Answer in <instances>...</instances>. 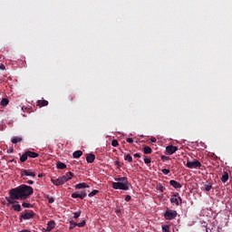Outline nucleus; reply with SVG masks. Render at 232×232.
Here are the masks:
<instances>
[{
	"instance_id": "1",
	"label": "nucleus",
	"mask_w": 232,
	"mask_h": 232,
	"mask_svg": "<svg viewBox=\"0 0 232 232\" xmlns=\"http://www.w3.org/2000/svg\"><path fill=\"white\" fill-rule=\"evenodd\" d=\"M30 195H34V188L23 184L14 188H11L9 190L10 197H6L5 199L8 204H12L14 206L15 204H19V201L17 200H26Z\"/></svg>"
},
{
	"instance_id": "2",
	"label": "nucleus",
	"mask_w": 232,
	"mask_h": 232,
	"mask_svg": "<svg viewBox=\"0 0 232 232\" xmlns=\"http://www.w3.org/2000/svg\"><path fill=\"white\" fill-rule=\"evenodd\" d=\"M114 180L116 182H111V188L113 189H122L123 191H128L131 184L128 181V178H115Z\"/></svg>"
},
{
	"instance_id": "3",
	"label": "nucleus",
	"mask_w": 232,
	"mask_h": 232,
	"mask_svg": "<svg viewBox=\"0 0 232 232\" xmlns=\"http://www.w3.org/2000/svg\"><path fill=\"white\" fill-rule=\"evenodd\" d=\"M34 217H35V212H34V210H24V212L20 215L19 219L20 222H23V220H31Z\"/></svg>"
},
{
	"instance_id": "4",
	"label": "nucleus",
	"mask_w": 232,
	"mask_h": 232,
	"mask_svg": "<svg viewBox=\"0 0 232 232\" xmlns=\"http://www.w3.org/2000/svg\"><path fill=\"white\" fill-rule=\"evenodd\" d=\"M177 210L168 208L164 213V218L166 220H174V218H177Z\"/></svg>"
},
{
	"instance_id": "5",
	"label": "nucleus",
	"mask_w": 232,
	"mask_h": 232,
	"mask_svg": "<svg viewBox=\"0 0 232 232\" xmlns=\"http://www.w3.org/2000/svg\"><path fill=\"white\" fill-rule=\"evenodd\" d=\"M187 168H188L189 169H197L198 168H201L202 167V163H200V161L194 160H187V164H186Z\"/></svg>"
},
{
	"instance_id": "6",
	"label": "nucleus",
	"mask_w": 232,
	"mask_h": 232,
	"mask_svg": "<svg viewBox=\"0 0 232 232\" xmlns=\"http://www.w3.org/2000/svg\"><path fill=\"white\" fill-rule=\"evenodd\" d=\"M51 182L54 186H63V184H66V182H68V178L63 176V177H60L56 179H52Z\"/></svg>"
},
{
	"instance_id": "7",
	"label": "nucleus",
	"mask_w": 232,
	"mask_h": 232,
	"mask_svg": "<svg viewBox=\"0 0 232 232\" xmlns=\"http://www.w3.org/2000/svg\"><path fill=\"white\" fill-rule=\"evenodd\" d=\"M88 195V192L86 190L77 191L73 192L72 194V198H81V200H84Z\"/></svg>"
},
{
	"instance_id": "8",
	"label": "nucleus",
	"mask_w": 232,
	"mask_h": 232,
	"mask_svg": "<svg viewBox=\"0 0 232 232\" xmlns=\"http://www.w3.org/2000/svg\"><path fill=\"white\" fill-rule=\"evenodd\" d=\"M170 203L175 204V206H180L182 204V198L179 196V193H174L170 198Z\"/></svg>"
},
{
	"instance_id": "9",
	"label": "nucleus",
	"mask_w": 232,
	"mask_h": 232,
	"mask_svg": "<svg viewBox=\"0 0 232 232\" xmlns=\"http://www.w3.org/2000/svg\"><path fill=\"white\" fill-rule=\"evenodd\" d=\"M35 171H34L32 169H22L21 170V177H32L33 179H35L36 177Z\"/></svg>"
},
{
	"instance_id": "10",
	"label": "nucleus",
	"mask_w": 232,
	"mask_h": 232,
	"mask_svg": "<svg viewBox=\"0 0 232 232\" xmlns=\"http://www.w3.org/2000/svg\"><path fill=\"white\" fill-rule=\"evenodd\" d=\"M176 151H179V147L169 145L166 147V155H173Z\"/></svg>"
},
{
	"instance_id": "11",
	"label": "nucleus",
	"mask_w": 232,
	"mask_h": 232,
	"mask_svg": "<svg viewBox=\"0 0 232 232\" xmlns=\"http://www.w3.org/2000/svg\"><path fill=\"white\" fill-rule=\"evenodd\" d=\"M169 184L172 186V188H175V189H180V188H182V184H180L175 179H171L169 181Z\"/></svg>"
},
{
	"instance_id": "12",
	"label": "nucleus",
	"mask_w": 232,
	"mask_h": 232,
	"mask_svg": "<svg viewBox=\"0 0 232 232\" xmlns=\"http://www.w3.org/2000/svg\"><path fill=\"white\" fill-rule=\"evenodd\" d=\"M95 160V155L93 153L88 154L86 157V161L88 162V164H92L93 163Z\"/></svg>"
},
{
	"instance_id": "13",
	"label": "nucleus",
	"mask_w": 232,
	"mask_h": 232,
	"mask_svg": "<svg viewBox=\"0 0 232 232\" xmlns=\"http://www.w3.org/2000/svg\"><path fill=\"white\" fill-rule=\"evenodd\" d=\"M27 157H30V159H37V157H39V153L27 150Z\"/></svg>"
},
{
	"instance_id": "14",
	"label": "nucleus",
	"mask_w": 232,
	"mask_h": 232,
	"mask_svg": "<svg viewBox=\"0 0 232 232\" xmlns=\"http://www.w3.org/2000/svg\"><path fill=\"white\" fill-rule=\"evenodd\" d=\"M74 188L75 189H84L86 188H90V185H87L86 183H80V184H76Z\"/></svg>"
},
{
	"instance_id": "15",
	"label": "nucleus",
	"mask_w": 232,
	"mask_h": 232,
	"mask_svg": "<svg viewBox=\"0 0 232 232\" xmlns=\"http://www.w3.org/2000/svg\"><path fill=\"white\" fill-rule=\"evenodd\" d=\"M53 227H55V221L51 220L47 223V228L46 231H52V229H53Z\"/></svg>"
},
{
	"instance_id": "16",
	"label": "nucleus",
	"mask_w": 232,
	"mask_h": 232,
	"mask_svg": "<svg viewBox=\"0 0 232 232\" xmlns=\"http://www.w3.org/2000/svg\"><path fill=\"white\" fill-rule=\"evenodd\" d=\"M156 189L160 193H164V191H166V188L164 187V185H162V183H158L156 185Z\"/></svg>"
},
{
	"instance_id": "17",
	"label": "nucleus",
	"mask_w": 232,
	"mask_h": 232,
	"mask_svg": "<svg viewBox=\"0 0 232 232\" xmlns=\"http://www.w3.org/2000/svg\"><path fill=\"white\" fill-rule=\"evenodd\" d=\"M12 209H14V211H17L18 213L20 211H23V208L18 203H15L14 205H12Z\"/></svg>"
},
{
	"instance_id": "18",
	"label": "nucleus",
	"mask_w": 232,
	"mask_h": 232,
	"mask_svg": "<svg viewBox=\"0 0 232 232\" xmlns=\"http://www.w3.org/2000/svg\"><path fill=\"white\" fill-rule=\"evenodd\" d=\"M227 180H229V174L227 172H224V174L221 178V182H223V184H226V182H227Z\"/></svg>"
},
{
	"instance_id": "19",
	"label": "nucleus",
	"mask_w": 232,
	"mask_h": 232,
	"mask_svg": "<svg viewBox=\"0 0 232 232\" xmlns=\"http://www.w3.org/2000/svg\"><path fill=\"white\" fill-rule=\"evenodd\" d=\"M143 152L145 155H151V153H153V150L149 146H145L143 148Z\"/></svg>"
},
{
	"instance_id": "20",
	"label": "nucleus",
	"mask_w": 232,
	"mask_h": 232,
	"mask_svg": "<svg viewBox=\"0 0 232 232\" xmlns=\"http://www.w3.org/2000/svg\"><path fill=\"white\" fill-rule=\"evenodd\" d=\"M73 159H81L82 157V152L81 150H76L72 153Z\"/></svg>"
},
{
	"instance_id": "21",
	"label": "nucleus",
	"mask_w": 232,
	"mask_h": 232,
	"mask_svg": "<svg viewBox=\"0 0 232 232\" xmlns=\"http://www.w3.org/2000/svg\"><path fill=\"white\" fill-rule=\"evenodd\" d=\"M56 168L58 169H66V164L61 162V161H57L56 162Z\"/></svg>"
},
{
	"instance_id": "22",
	"label": "nucleus",
	"mask_w": 232,
	"mask_h": 232,
	"mask_svg": "<svg viewBox=\"0 0 232 232\" xmlns=\"http://www.w3.org/2000/svg\"><path fill=\"white\" fill-rule=\"evenodd\" d=\"M22 140H23V138L15 136V137H14V138L11 140V142H12L13 144H17V142H21Z\"/></svg>"
},
{
	"instance_id": "23",
	"label": "nucleus",
	"mask_w": 232,
	"mask_h": 232,
	"mask_svg": "<svg viewBox=\"0 0 232 232\" xmlns=\"http://www.w3.org/2000/svg\"><path fill=\"white\" fill-rule=\"evenodd\" d=\"M28 160V153L25 151L21 157H20V161L21 162H26Z\"/></svg>"
},
{
	"instance_id": "24",
	"label": "nucleus",
	"mask_w": 232,
	"mask_h": 232,
	"mask_svg": "<svg viewBox=\"0 0 232 232\" xmlns=\"http://www.w3.org/2000/svg\"><path fill=\"white\" fill-rule=\"evenodd\" d=\"M212 188H213V184L211 183H208L204 185L205 191H211Z\"/></svg>"
},
{
	"instance_id": "25",
	"label": "nucleus",
	"mask_w": 232,
	"mask_h": 232,
	"mask_svg": "<svg viewBox=\"0 0 232 232\" xmlns=\"http://www.w3.org/2000/svg\"><path fill=\"white\" fill-rule=\"evenodd\" d=\"M124 160H127V162H133V157H131V154H127L124 157Z\"/></svg>"
},
{
	"instance_id": "26",
	"label": "nucleus",
	"mask_w": 232,
	"mask_h": 232,
	"mask_svg": "<svg viewBox=\"0 0 232 232\" xmlns=\"http://www.w3.org/2000/svg\"><path fill=\"white\" fill-rule=\"evenodd\" d=\"M38 105L39 106H48V101H46V100H40V101H38Z\"/></svg>"
},
{
	"instance_id": "27",
	"label": "nucleus",
	"mask_w": 232,
	"mask_h": 232,
	"mask_svg": "<svg viewBox=\"0 0 232 232\" xmlns=\"http://www.w3.org/2000/svg\"><path fill=\"white\" fill-rule=\"evenodd\" d=\"M73 226L74 227H84V226H86V221L82 220V222L80 223H73Z\"/></svg>"
},
{
	"instance_id": "28",
	"label": "nucleus",
	"mask_w": 232,
	"mask_h": 232,
	"mask_svg": "<svg viewBox=\"0 0 232 232\" xmlns=\"http://www.w3.org/2000/svg\"><path fill=\"white\" fill-rule=\"evenodd\" d=\"M8 102H9L8 99L4 98V99H2L0 104H1V106H8Z\"/></svg>"
},
{
	"instance_id": "29",
	"label": "nucleus",
	"mask_w": 232,
	"mask_h": 232,
	"mask_svg": "<svg viewBox=\"0 0 232 232\" xmlns=\"http://www.w3.org/2000/svg\"><path fill=\"white\" fill-rule=\"evenodd\" d=\"M143 160L145 164H151V158H148V156H143Z\"/></svg>"
},
{
	"instance_id": "30",
	"label": "nucleus",
	"mask_w": 232,
	"mask_h": 232,
	"mask_svg": "<svg viewBox=\"0 0 232 232\" xmlns=\"http://www.w3.org/2000/svg\"><path fill=\"white\" fill-rule=\"evenodd\" d=\"M97 193H99V190L94 189L88 194V197H90V198H92V197H95V195H97Z\"/></svg>"
},
{
	"instance_id": "31",
	"label": "nucleus",
	"mask_w": 232,
	"mask_h": 232,
	"mask_svg": "<svg viewBox=\"0 0 232 232\" xmlns=\"http://www.w3.org/2000/svg\"><path fill=\"white\" fill-rule=\"evenodd\" d=\"M63 177H66L67 179V182L68 180H72V178L73 177V173L72 172H68L66 175H64Z\"/></svg>"
},
{
	"instance_id": "32",
	"label": "nucleus",
	"mask_w": 232,
	"mask_h": 232,
	"mask_svg": "<svg viewBox=\"0 0 232 232\" xmlns=\"http://www.w3.org/2000/svg\"><path fill=\"white\" fill-rule=\"evenodd\" d=\"M22 206L24 208H34V205H32L31 203H26V202H23Z\"/></svg>"
},
{
	"instance_id": "33",
	"label": "nucleus",
	"mask_w": 232,
	"mask_h": 232,
	"mask_svg": "<svg viewBox=\"0 0 232 232\" xmlns=\"http://www.w3.org/2000/svg\"><path fill=\"white\" fill-rule=\"evenodd\" d=\"M111 146H113V148H117V146H119V140H112Z\"/></svg>"
},
{
	"instance_id": "34",
	"label": "nucleus",
	"mask_w": 232,
	"mask_h": 232,
	"mask_svg": "<svg viewBox=\"0 0 232 232\" xmlns=\"http://www.w3.org/2000/svg\"><path fill=\"white\" fill-rule=\"evenodd\" d=\"M81 210L73 213V218H79L81 217Z\"/></svg>"
},
{
	"instance_id": "35",
	"label": "nucleus",
	"mask_w": 232,
	"mask_h": 232,
	"mask_svg": "<svg viewBox=\"0 0 232 232\" xmlns=\"http://www.w3.org/2000/svg\"><path fill=\"white\" fill-rule=\"evenodd\" d=\"M161 172L163 173V175H169V169H162Z\"/></svg>"
},
{
	"instance_id": "36",
	"label": "nucleus",
	"mask_w": 232,
	"mask_h": 232,
	"mask_svg": "<svg viewBox=\"0 0 232 232\" xmlns=\"http://www.w3.org/2000/svg\"><path fill=\"white\" fill-rule=\"evenodd\" d=\"M161 160H163V162H166V160H169V157L162 155L161 156Z\"/></svg>"
},
{
	"instance_id": "37",
	"label": "nucleus",
	"mask_w": 232,
	"mask_h": 232,
	"mask_svg": "<svg viewBox=\"0 0 232 232\" xmlns=\"http://www.w3.org/2000/svg\"><path fill=\"white\" fill-rule=\"evenodd\" d=\"M114 164L117 166L118 169H121V161L117 160Z\"/></svg>"
},
{
	"instance_id": "38",
	"label": "nucleus",
	"mask_w": 232,
	"mask_h": 232,
	"mask_svg": "<svg viewBox=\"0 0 232 232\" xmlns=\"http://www.w3.org/2000/svg\"><path fill=\"white\" fill-rule=\"evenodd\" d=\"M130 200H131V196L127 195V196L125 197V201H126V202H130Z\"/></svg>"
},
{
	"instance_id": "39",
	"label": "nucleus",
	"mask_w": 232,
	"mask_h": 232,
	"mask_svg": "<svg viewBox=\"0 0 232 232\" xmlns=\"http://www.w3.org/2000/svg\"><path fill=\"white\" fill-rule=\"evenodd\" d=\"M48 202L49 204H53L55 202V199L53 198H49Z\"/></svg>"
},
{
	"instance_id": "40",
	"label": "nucleus",
	"mask_w": 232,
	"mask_h": 232,
	"mask_svg": "<svg viewBox=\"0 0 232 232\" xmlns=\"http://www.w3.org/2000/svg\"><path fill=\"white\" fill-rule=\"evenodd\" d=\"M127 142H129L130 144H132L133 142V138H127Z\"/></svg>"
},
{
	"instance_id": "41",
	"label": "nucleus",
	"mask_w": 232,
	"mask_h": 232,
	"mask_svg": "<svg viewBox=\"0 0 232 232\" xmlns=\"http://www.w3.org/2000/svg\"><path fill=\"white\" fill-rule=\"evenodd\" d=\"M0 70H6V66H5L3 63H0Z\"/></svg>"
},
{
	"instance_id": "42",
	"label": "nucleus",
	"mask_w": 232,
	"mask_h": 232,
	"mask_svg": "<svg viewBox=\"0 0 232 232\" xmlns=\"http://www.w3.org/2000/svg\"><path fill=\"white\" fill-rule=\"evenodd\" d=\"M134 157L135 159H140V153H135Z\"/></svg>"
},
{
	"instance_id": "43",
	"label": "nucleus",
	"mask_w": 232,
	"mask_h": 232,
	"mask_svg": "<svg viewBox=\"0 0 232 232\" xmlns=\"http://www.w3.org/2000/svg\"><path fill=\"white\" fill-rule=\"evenodd\" d=\"M150 140H151V142H157V139H156V138H154V137H153V138H151V139H150Z\"/></svg>"
},
{
	"instance_id": "44",
	"label": "nucleus",
	"mask_w": 232,
	"mask_h": 232,
	"mask_svg": "<svg viewBox=\"0 0 232 232\" xmlns=\"http://www.w3.org/2000/svg\"><path fill=\"white\" fill-rule=\"evenodd\" d=\"M27 184H30V185L32 186V185L34 184V180H30V179H29V180L27 181Z\"/></svg>"
},
{
	"instance_id": "45",
	"label": "nucleus",
	"mask_w": 232,
	"mask_h": 232,
	"mask_svg": "<svg viewBox=\"0 0 232 232\" xmlns=\"http://www.w3.org/2000/svg\"><path fill=\"white\" fill-rule=\"evenodd\" d=\"M73 224H75V222L73 223H71V227H70V229H73L75 227L73 226Z\"/></svg>"
},
{
	"instance_id": "46",
	"label": "nucleus",
	"mask_w": 232,
	"mask_h": 232,
	"mask_svg": "<svg viewBox=\"0 0 232 232\" xmlns=\"http://www.w3.org/2000/svg\"><path fill=\"white\" fill-rule=\"evenodd\" d=\"M24 110H26V108L24 109V107H22V111H24Z\"/></svg>"
},
{
	"instance_id": "47",
	"label": "nucleus",
	"mask_w": 232,
	"mask_h": 232,
	"mask_svg": "<svg viewBox=\"0 0 232 232\" xmlns=\"http://www.w3.org/2000/svg\"><path fill=\"white\" fill-rule=\"evenodd\" d=\"M38 177H39V178L43 177V174H39Z\"/></svg>"
}]
</instances>
